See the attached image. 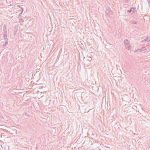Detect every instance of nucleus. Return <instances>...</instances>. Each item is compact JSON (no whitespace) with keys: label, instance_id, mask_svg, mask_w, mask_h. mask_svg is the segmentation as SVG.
<instances>
[{"label":"nucleus","instance_id":"1","mask_svg":"<svg viewBox=\"0 0 150 150\" xmlns=\"http://www.w3.org/2000/svg\"><path fill=\"white\" fill-rule=\"evenodd\" d=\"M105 12L106 14L109 16L112 15L113 13L112 11L111 10L110 8L109 7H107L106 10Z\"/></svg>","mask_w":150,"mask_h":150},{"label":"nucleus","instance_id":"7","mask_svg":"<svg viewBox=\"0 0 150 150\" xmlns=\"http://www.w3.org/2000/svg\"><path fill=\"white\" fill-rule=\"evenodd\" d=\"M8 4V6H11L12 4H13V2H11V1H5Z\"/></svg>","mask_w":150,"mask_h":150},{"label":"nucleus","instance_id":"11","mask_svg":"<svg viewBox=\"0 0 150 150\" xmlns=\"http://www.w3.org/2000/svg\"><path fill=\"white\" fill-rule=\"evenodd\" d=\"M18 29V27L17 26L15 27L14 32H16Z\"/></svg>","mask_w":150,"mask_h":150},{"label":"nucleus","instance_id":"9","mask_svg":"<svg viewBox=\"0 0 150 150\" xmlns=\"http://www.w3.org/2000/svg\"><path fill=\"white\" fill-rule=\"evenodd\" d=\"M131 23L132 24H136L137 23V22L136 21H131Z\"/></svg>","mask_w":150,"mask_h":150},{"label":"nucleus","instance_id":"13","mask_svg":"<svg viewBox=\"0 0 150 150\" xmlns=\"http://www.w3.org/2000/svg\"><path fill=\"white\" fill-rule=\"evenodd\" d=\"M142 42H146V39H144V40H143L142 41Z\"/></svg>","mask_w":150,"mask_h":150},{"label":"nucleus","instance_id":"16","mask_svg":"<svg viewBox=\"0 0 150 150\" xmlns=\"http://www.w3.org/2000/svg\"><path fill=\"white\" fill-rule=\"evenodd\" d=\"M149 37V41H150V37Z\"/></svg>","mask_w":150,"mask_h":150},{"label":"nucleus","instance_id":"12","mask_svg":"<svg viewBox=\"0 0 150 150\" xmlns=\"http://www.w3.org/2000/svg\"><path fill=\"white\" fill-rule=\"evenodd\" d=\"M149 37H147L145 39H146V42H148L149 41Z\"/></svg>","mask_w":150,"mask_h":150},{"label":"nucleus","instance_id":"14","mask_svg":"<svg viewBox=\"0 0 150 150\" xmlns=\"http://www.w3.org/2000/svg\"><path fill=\"white\" fill-rule=\"evenodd\" d=\"M23 10L19 14V15L20 16L21 15L23 12Z\"/></svg>","mask_w":150,"mask_h":150},{"label":"nucleus","instance_id":"2","mask_svg":"<svg viewBox=\"0 0 150 150\" xmlns=\"http://www.w3.org/2000/svg\"><path fill=\"white\" fill-rule=\"evenodd\" d=\"M124 43L126 49H127L128 50H129V47L130 46L129 45V42L128 41V40H125L124 41Z\"/></svg>","mask_w":150,"mask_h":150},{"label":"nucleus","instance_id":"6","mask_svg":"<svg viewBox=\"0 0 150 150\" xmlns=\"http://www.w3.org/2000/svg\"><path fill=\"white\" fill-rule=\"evenodd\" d=\"M5 43L2 46V47L3 48L5 47L8 43V40H5Z\"/></svg>","mask_w":150,"mask_h":150},{"label":"nucleus","instance_id":"5","mask_svg":"<svg viewBox=\"0 0 150 150\" xmlns=\"http://www.w3.org/2000/svg\"><path fill=\"white\" fill-rule=\"evenodd\" d=\"M139 50L140 52L143 53H144L146 52V49L145 47L140 48Z\"/></svg>","mask_w":150,"mask_h":150},{"label":"nucleus","instance_id":"10","mask_svg":"<svg viewBox=\"0 0 150 150\" xmlns=\"http://www.w3.org/2000/svg\"><path fill=\"white\" fill-rule=\"evenodd\" d=\"M88 61H89L90 62L91 61V60H92V58L91 57H88Z\"/></svg>","mask_w":150,"mask_h":150},{"label":"nucleus","instance_id":"15","mask_svg":"<svg viewBox=\"0 0 150 150\" xmlns=\"http://www.w3.org/2000/svg\"><path fill=\"white\" fill-rule=\"evenodd\" d=\"M148 3L149 4V7H150V1H148Z\"/></svg>","mask_w":150,"mask_h":150},{"label":"nucleus","instance_id":"4","mask_svg":"<svg viewBox=\"0 0 150 150\" xmlns=\"http://www.w3.org/2000/svg\"><path fill=\"white\" fill-rule=\"evenodd\" d=\"M121 73V71L120 69H117L116 71V72L115 73V74L116 76H118L120 74V73Z\"/></svg>","mask_w":150,"mask_h":150},{"label":"nucleus","instance_id":"8","mask_svg":"<svg viewBox=\"0 0 150 150\" xmlns=\"http://www.w3.org/2000/svg\"><path fill=\"white\" fill-rule=\"evenodd\" d=\"M134 9V8H131L129 10L127 11V12H129V13H130L132 11H133V12H134V11H132V9Z\"/></svg>","mask_w":150,"mask_h":150},{"label":"nucleus","instance_id":"3","mask_svg":"<svg viewBox=\"0 0 150 150\" xmlns=\"http://www.w3.org/2000/svg\"><path fill=\"white\" fill-rule=\"evenodd\" d=\"M4 40H8L7 39V32L6 29H5L4 28Z\"/></svg>","mask_w":150,"mask_h":150}]
</instances>
